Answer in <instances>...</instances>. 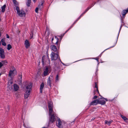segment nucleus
<instances>
[{
    "mask_svg": "<svg viewBox=\"0 0 128 128\" xmlns=\"http://www.w3.org/2000/svg\"><path fill=\"white\" fill-rule=\"evenodd\" d=\"M50 56L52 60H56L57 59H59L60 61L62 62L60 59L58 51L56 52V53L54 52H52L50 54Z\"/></svg>",
    "mask_w": 128,
    "mask_h": 128,
    "instance_id": "f257e3e1",
    "label": "nucleus"
},
{
    "mask_svg": "<svg viewBox=\"0 0 128 128\" xmlns=\"http://www.w3.org/2000/svg\"><path fill=\"white\" fill-rule=\"evenodd\" d=\"M32 84H30L26 85V89L27 90L24 95L25 98H27L30 94V92L31 90V88L32 86Z\"/></svg>",
    "mask_w": 128,
    "mask_h": 128,
    "instance_id": "f03ea898",
    "label": "nucleus"
},
{
    "mask_svg": "<svg viewBox=\"0 0 128 128\" xmlns=\"http://www.w3.org/2000/svg\"><path fill=\"white\" fill-rule=\"evenodd\" d=\"M49 114L50 116V117L49 120V124H52L55 121L56 119L55 116L56 114L54 112H51V114L49 113Z\"/></svg>",
    "mask_w": 128,
    "mask_h": 128,
    "instance_id": "7ed1b4c3",
    "label": "nucleus"
},
{
    "mask_svg": "<svg viewBox=\"0 0 128 128\" xmlns=\"http://www.w3.org/2000/svg\"><path fill=\"white\" fill-rule=\"evenodd\" d=\"M91 8L90 7L88 8L87 9H86V10L84 11V12H83L82 14L79 16V17L74 21V22L73 24L70 27V28H68L70 30L71 28H72L73 27L74 25L76 22L80 19L81 18L82 16L84 15Z\"/></svg>",
    "mask_w": 128,
    "mask_h": 128,
    "instance_id": "20e7f679",
    "label": "nucleus"
},
{
    "mask_svg": "<svg viewBox=\"0 0 128 128\" xmlns=\"http://www.w3.org/2000/svg\"><path fill=\"white\" fill-rule=\"evenodd\" d=\"M48 106L49 109V113L51 114V112H54L53 110V103L51 101L49 102H48Z\"/></svg>",
    "mask_w": 128,
    "mask_h": 128,
    "instance_id": "39448f33",
    "label": "nucleus"
},
{
    "mask_svg": "<svg viewBox=\"0 0 128 128\" xmlns=\"http://www.w3.org/2000/svg\"><path fill=\"white\" fill-rule=\"evenodd\" d=\"M12 70H10L8 74L9 76L11 78L12 77V76H13L14 74H17V72L15 68L13 66L12 67Z\"/></svg>",
    "mask_w": 128,
    "mask_h": 128,
    "instance_id": "423d86ee",
    "label": "nucleus"
},
{
    "mask_svg": "<svg viewBox=\"0 0 128 128\" xmlns=\"http://www.w3.org/2000/svg\"><path fill=\"white\" fill-rule=\"evenodd\" d=\"M18 14L19 16L21 17L25 16H26V13L25 12L22 10H21Z\"/></svg>",
    "mask_w": 128,
    "mask_h": 128,
    "instance_id": "0eeeda50",
    "label": "nucleus"
},
{
    "mask_svg": "<svg viewBox=\"0 0 128 128\" xmlns=\"http://www.w3.org/2000/svg\"><path fill=\"white\" fill-rule=\"evenodd\" d=\"M5 57L4 50L0 48V58L4 59L5 58Z\"/></svg>",
    "mask_w": 128,
    "mask_h": 128,
    "instance_id": "6e6552de",
    "label": "nucleus"
},
{
    "mask_svg": "<svg viewBox=\"0 0 128 128\" xmlns=\"http://www.w3.org/2000/svg\"><path fill=\"white\" fill-rule=\"evenodd\" d=\"M48 68V67H46L45 70H44L43 75L44 76H46L49 74Z\"/></svg>",
    "mask_w": 128,
    "mask_h": 128,
    "instance_id": "1a4fd4ad",
    "label": "nucleus"
},
{
    "mask_svg": "<svg viewBox=\"0 0 128 128\" xmlns=\"http://www.w3.org/2000/svg\"><path fill=\"white\" fill-rule=\"evenodd\" d=\"M98 99H97L95 100H94L92 101L91 103H90V106L93 105H96L98 103Z\"/></svg>",
    "mask_w": 128,
    "mask_h": 128,
    "instance_id": "9d476101",
    "label": "nucleus"
},
{
    "mask_svg": "<svg viewBox=\"0 0 128 128\" xmlns=\"http://www.w3.org/2000/svg\"><path fill=\"white\" fill-rule=\"evenodd\" d=\"M8 62L6 60H4L1 61L0 62V68L2 66H5L7 64Z\"/></svg>",
    "mask_w": 128,
    "mask_h": 128,
    "instance_id": "9b49d317",
    "label": "nucleus"
},
{
    "mask_svg": "<svg viewBox=\"0 0 128 128\" xmlns=\"http://www.w3.org/2000/svg\"><path fill=\"white\" fill-rule=\"evenodd\" d=\"M58 123L56 124L57 126L59 128H62V122L59 118L58 120Z\"/></svg>",
    "mask_w": 128,
    "mask_h": 128,
    "instance_id": "f8f14e48",
    "label": "nucleus"
},
{
    "mask_svg": "<svg viewBox=\"0 0 128 128\" xmlns=\"http://www.w3.org/2000/svg\"><path fill=\"white\" fill-rule=\"evenodd\" d=\"M24 44L25 47L26 48H28L30 46V44L29 41L27 40H25Z\"/></svg>",
    "mask_w": 128,
    "mask_h": 128,
    "instance_id": "ddd939ff",
    "label": "nucleus"
},
{
    "mask_svg": "<svg viewBox=\"0 0 128 128\" xmlns=\"http://www.w3.org/2000/svg\"><path fill=\"white\" fill-rule=\"evenodd\" d=\"M98 104H100L102 105H104L106 103L105 101L104 100H98Z\"/></svg>",
    "mask_w": 128,
    "mask_h": 128,
    "instance_id": "4468645a",
    "label": "nucleus"
},
{
    "mask_svg": "<svg viewBox=\"0 0 128 128\" xmlns=\"http://www.w3.org/2000/svg\"><path fill=\"white\" fill-rule=\"evenodd\" d=\"M128 12V8L126 10H123L122 12V16L123 17H124L126 14Z\"/></svg>",
    "mask_w": 128,
    "mask_h": 128,
    "instance_id": "2eb2a0df",
    "label": "nucleus"
},
{
    "mask_svg": "<svg viewBox=\"0 0 128 128\" xmlns=\"http://www.w3.org/2000/svg\"><path fill=\"white\" fill-rule=\"evenodd\" d=\"M52 81V79H50V77H49L48 78V80L47 82V84L50 87L51 86Z\"/></svg>",
    "mask_w": 128,
    "mask_h": 128,
    "instance_id": "dca6fc26",
    "label": "nucleus"
},
{
    "mask_svg": "<svg viewBox=\"0 0 128 128\" xmlns=\"http://www.w3.org/2000/svg\"><path fill=\"white\" fill-rule=\"evenodd\" d=\"M122 26H121L120 27V30H119V32H118V36H117V39L116 40V42H114V45L113 46H112L110 47V48H112V47H114L115 45H116V43H117V40H118V36H119V34H120V30H121V28H122Z\"/></svg>",
    "mask_w": 128,
    "mask_h": 128,
    "instance_id": "f3484780",
    "label": "nucleus"
},
{
    "mask_svg": "<svg viewBox=\"0 0 128 128\" xmlns=\"http://www.w3.org/2000/svg\"><path fill=\"white\" fill-rule=\"evenodd\" d=\"M51 49L53 50V51L54 52L57 51V48L56 46L54 45L52 46H50Z\"/></svg>",
    "mask_w": 128,
    "mask_h": 128,
    "instance_id": "a211bd4d",
    "label": "nucleus"
},
{
    "mask_svg": "<svg viewBox=\"0 0 128 128\" xmlns=\"http://www.w3.org/2000/svg\"><path fill=\"white\" fill-rule=\"evenodd\" d=\"M95 84V86H94V88H96V91L97 92L98 94H99V96H100V94L98 89V82H94Z\"/></svg>",
    "mask_w": 128,
    "mask_h": 128,
    "instance_id": "6ab92c4d",
    "label": "nucleus"
},
{
    "mask_svg": "<svg viewBox=\"0 0 128 128\" xmlns=\"http://www.w3.org/2000/svg\"><path fill=\"white\" fill-rule=\"evenodd\" d=\"M13 82L12 81L10 80H9L8 82V87H9L10 86V89H12V86L11 84H12Z\"/></svg>",
    "mask_w": 128,
    "mask_h": 128,
    "instance_id": "aec40b11",
    "label": "nucleus"
},
{
    "mask_svg": "<svg viewBox=\"0 0 128 128\" xmlns=\"http://www.w3.org/2000/svg\"><path fill=\"white\" fill-rule=\"evenodd\" d=\"M44 2L43 1H42L40 4L38 5V8L39 9L41 10L43 8V4H44Z\"/></svg>",
    "mask_w": 128,
    "mask_h": 128,
    "instance_id": "412c9836",
    "label": "nucleus"
},
{
    "mask_svg": "<svg viewBox=\"0 0 128 128\" xmlns=\"http://www.w3.org/2000/svg\"><path fill=\"white\" fill-rule=\"evenodd\" d=\"M22 74L21 73H20L18 75V78L19 81L20 82H22Z\"/></svg>",
    "mask_w": 128,
    "mask_h": 128,
    "instance_id": "4be33fe9",
    "label": "nucleus"
},
{
    "mask_svg": "<svg viewBox=\"0 0 128 128\" xmlns=\"http://www.w3.org/2000/svg\"><path fill=\"white\" fill-rule=\"evenodd\" d=\"M44 86V84L43 82H42L40 84V92L42 93V89Z\"/></svg>",
    "mask_w": 128,
    "mask_h": 128,
    "instance_id": "5701e85b",
    "label": "nucleus"
},
{
    "mask_svg": "<svg viewBox=\"0 0 128 128\" xmlns=\"http://www.w3.org/2000/svg\"><path fill=\"white\" fill-rule=\"evenodd\" d=\"M14 87L15 91H16L18 90L19 87L17 84H14Z\"/></svg>",
    "mask_w": 128,
    "mask_h": 128,
    "instance_id": "b1692460",
    "label": "nucleus"
},
{
    "mask_svg": "<svg viewBox=\"0 0 128 128\" xmlns=\"http://www.w3.org/2000/svg\"><path fill=\"white\" fill-rule=\"evenodd\" d=\"M70 29H68V30H67L65 32V33H63V34H61L60 36H57L58 37H59L60 38L61 40L62 39L64 35Z\"/></svg>",
    "mask_w": 128,
    "mask_h": 128,
    "instance_id": "393cba45",
    "label": "nucleus"
},
{
    "mask_svg": "<svg viewBox=\"0 0 128 128\" xmlns=\"http://www.w3.org/2000/svg\"><path fill=\"white\" fill-rule=\"evenodd\" d=\"M6 7V5L4 4L3 6H2L1 7L2 10L1 11L2 12H4L5 10V8Z\"/></svg>",
    "mask_w": 128,
    "mask_h": 128,
    "instance_id": "a878e982",
    "label": "nucleus"
},
{
    "mask_svg": "<svg viewBox=\"0 0 128 128\" xmlns=\"http://www.w3.org/2000/svg\"><path fill=\"white\" fill-rule=\"evenodd\" d=\"M31 3V0H27V2L26 3L27 6L28 7L30 6V5Z\"/></svg>",
    "mask_w": 128,
    "mask_h": 128,
    "instance_id": "bb28decb",
    "label": "nucleus"
},
{
    "mask_svg": "<svg viewBox=\"0 0 128 128\" xmlns=\"http://www.w3.org/2000/svg\"><path fill=\"white\" fill-rule=\"evenodd\" d=\"M1 42H2V45L4 46H6V43L4 39H2L1 40Z\"/></svg>",
    "mask_w": 128,
    "mask_h": 128,
    "instance_id": "cd10ccee",
    "label": "nucleus"
},
{
    "mask_svg": "<svg viewBox=\"0 0 128 128\" xmlns=\"http://www.w3.org/2000/svg\"><path fill=\"white\" fill-rule=\"evenodd\" d=\"M112 122V120H110L109 121H108L106 120L105 121V124L107 125H110Z\"/></svg>",
    "mask_w": 128,
    "mask_h": 128,
    "instance_id": "c85d7f7f",
    "label": "nucleus"
},
{
    "mask_svg": "<svg viewBox=\"0 0 128 128\" xmlns=\"http://www.w3.org/2000/svg\"><path fill=\"white\" fill-rule=\"evenodd\" d=\"M121 117L125 121H126V120H128V119L126 117L124 116L121 114L120 115Z\"/></svg>",
    "mask_w": 128,
    "mask_h": 128,
    "instance_id": "c756f323",
    "label": "nucleus"
},
{
    "mask_svg": "<svg viewBox=\"0 0 128 128\" xmlns=\"http://www.w3.org/2000/svg\"><path fill=\"white\" fill-rule=\"evenodd\" d=\"M12 48V46L10 44H9L8 45V47L7 49L8 50H10Z\"/></svg>",
    "mask_w": 128,
    "mask_h": 128,
    "instance_id": "7c9ffc66",
    "label": "nucleus"
},
{
    "mask_svg": "<svg viewBox=\"0 0 128 128\" xmlns=\"http://www.w3.org/2000/svg\"><path fill=\"white\" fill-rule=\"evenodd\" d=\"M15 6L17 5L18 4V3L16 1V0H12Z\"/></svg>",
    "mask_w": 128,
    "mask_h": 128,
    "instance_id": "2f4dec72",
    "label": "nucleus"
},
{
    "mask_svg": "<svg viewBox=\"0 0 128 128\" xmlns=\"http://www.w3.org/2000/svg\"><path fill=\"white\" fill-rule=\"evenodd\" d=\"M55 37L56 40V41L55 43V44L58 45V39L57 37V36H55Z\"/></svg>",
    "mask_w": 128,
    "mask_h": 128,
    "instance_id": "473e14b6",
    "label": "nucleus"
},
{
    "mask_svg": "<svg viewBox=\"0 0 128 128\" xmlns=\"http://www.w3.org/2000/svg\"><path fill=\"white\" fill-rule=\"evenodd\" d=\"M59 76L58 74H57L56 75V81L57 82L59 80Z\"/></svg>",
    "mask_w": 128,
    "mask_h": 128,
    "instance_id": "72a5a7b5",
    "label": "nucleus"
},
{
    "mask_svg": "<svg viewBox=\"0 0 128 128\" xmlns=\"http://www.w3.org/2000/svg\"><path fill=\"white\" fill-rule=\"evenodd\" d=\"M44 56H43L42 58V62L43 64H44Z\"/></svg>",
    "mask_w": 128,
    "mask_h": 128,
    "instance_id": "f704fd0d",
    "label": "nucleus"
},
{
    "mask_svg": "<svg viewBox=\"0 0 128 128\" xmlns=\"http://www.w3.org/2000/svg\"><path fill=\"white\" fill-rule=\"evenodd\" d=\"M16 10L17 11V13H18V12L20 11L19 7L18 6H16Z\"/></svg>",
    "mask_w": 128,
    "mask_h": 128,
    "instance_id": "c9c22d12",
    "label": "nucleus"
},
{
    "mask_svg": "<svg viewBox=\"0 0 128 128\" xmlns=\"http://www.w3.org/2000/svg\"><path fill=\"white\" fill-rule=\"evenodd\" d=\"M5 72H6L5 70V69H4V70H3L0 73V75L2 74H4V73H5Z\"/></svg>",
    "mask_w": 128,
    "mask_h": 128,
    "instance_id": "e433bc0d",
    "label": "nucleus"
},
{
    "mask_svg": "<svg viewBox=\"0 0 128 128\" xmlns=\"http://www.w3.org/2000/svg\"><path fill=\"white\" fill-rule=\"evenodd\" d=\"M47 57L48 58V62H49V64H50V59L49 58V56L48 54L47 55Z\"/></svg>",
    "mask_w": 128,
    "mask_h": 128,
    "instance_id": "4c0bfd02",
    "label": "nucleus"
},
{
    "mask_svg": "<svg viewBox=\"0 0 128 128\" xmlns=\"http://www.w3.org/2000/svg\"><path fill=\"white\" fill-rule=\"evenodd\" d=\"M96 92L97 93V92L96 91V90H94L93 91V95H94L95 94H96ZM98 94V93H97Z\"/></svg>",
    "mask_w": 128,
    "mask_h": 128,
    "instance_id": "58836bf2",
    "label": "nucleus"
},
{
    "mask_svg": "<svg viewBox=\"0 0 128 128\" xmlns=\"http://www.w3.org/2000/svg\"><path fill=\"white\" fill-rule=\"evenodd\" d=\"M10 110V107L9 106H8L6 108V110L7 111H8Z\"/></svg>",
    "mask_w": 128,
    "mask_h": 128,
    "instance_id": "ea45409f",
    "label": "nucleus"
},
{
    "mask_svg": "<svg viewBox=\"0 0 128 128\" xmlns=\"http://www.w3.org/2000/svg\"><path fill=\"white\" fill-rule=\"evenodd\" d=\"M39 8H36L35 9V12L36 13H38Z\"/></svg>",
    "mask_w": 128,
    "mask_h": 128,
    "instance_id": "a19ab883",
    "label": "nucleus"
},
{
    "mask_svg": "<svg viewBox=\"0 0 128 128\" xmlns=\"http://www.w3.org/2000/svg\"><path fill=\"white\" fill-rule=\"evenodd\" d=\"M98 98V96H94V97L92 99H96L97 98Z\"/></svg>",
    "mask_w": 128,
    "mask_h": 128,
    "instance_id": "79ce46f5",
    "label": "nucleus"
},
{
    "mask_svg": "<svg viewBox=\"0 0 128 128\" xmlns=\"http://www.w3.org/2000/svg\"><path fill=\"white\" fill-rule=\"evenodd\" d=\"M100 98H99L98 99L99 100H102L104 98L103 97H102V96H101L100 95Z\"/></svg>",
    "mask_w": 128,
    "mask_h": 128,
    "instance_id": "37998d69",
    "label": "nucleus"
},
{
    "mask_svg": "<svg viewBox=\"0 0 128 128\" xmlns=\"http://www.w3.org/2000/svg\"><path fill=\"white\" fill-rule=\"evenodd\" d=\"M96 4V2H95V3H94V4H92V6H89L88 7V8H87H87H89V7H91V8L90 9V8L92 7L94 5V4Z\"/></svg>",
    "mask_w": 128,
    "mask_h": 128,
    "instance_id": "c03bdc74",
    "label": "nucleus"
},
{
    "mask_svg": "<svg viewBox=\"0 0 128 128\" xmlns=\"http://www.w3.org/2000/svg\"><path fill=\"white\" fill-rule=\"evenodd\" d=\"M98 62L99 58H94Z\"/></svg>",
    "mask_w": 128,
    "mask_h": 128,
    "instance_id": "a18cd8bd",
    "label": "nucleus"
},
{
    "mask_svg": "<svg viewBox=\"0 0 128 128\" xmlns=\"http://www.w3.org/2000/svg\"><path fill=\"white\" fill-rule=\"evenodd\" d=\"M6 38H10V36L8 34H6Z\"/></svg>",
    "mask_w": 128,
    "mask_h": 128,
    "instance_id": "49530a36",
    "label": "nucleus"
},
{
    "mask_svg": "<svg viewBox=\"0 0 128 128\" xmlns=\"http://www.w3.org/2000/svg\"><path fill=\"white\" fill-rule=\"evenodd\" d=\"M54 38H52V43H54V42H53V40H54Z\"/></svg>",
    "mask_w": 128,
    "mask_h": 128,
    "instance_id": "de8ad7c7",
    "label": "nucleus"
},
{
    "mask_svg": "<svg viewBox=\"0 0 128 128\" xmlns=\"http://www.w3.org/2000/svg\"><path fill=\"white\" fill-rule=\"evenodd\" d=\"M103 99L104 100L106 101H108V99L106 98H104Z\"/></svg>",
    "mask_w": 128,
    "mask_h": 128,
    "instance_id": "09e8293b",
    "label": "nucleus"
},
{
    "mask_svg": "<svg viewBox=\"0 0 128 128\" xmlns=\"http://www.w3.org/2000/svg\"><path fill=\"white\" fill-rule=\"evenodd\" d=\"M2 127H3L4 126V123L3 122H2Z\"/></svg>",
    "mask_w": 128,
    "mask_h": 128,
    "instance_id": "8fccbe9b",
    "label": "nucleus"
},
{
    "mask_svg": "<svg viewBox=\"0 0 128 128\" xmlns=\"http://www.w3.org/2000/svg\"><path fill=\"white\" fill-rule=\"evenodd\" d=\"M95 118H92V120H94L95 119Z\"/></svg>",
    "mask_w": 128,
    "mask_h": 128,
    "instance_id": "3c124183",
    "label": "nucleus"
},
{
    "mask_svg": "<svg viewBox=\"0 0 128 128\" xmlns=\"http://www.w3.org/2000/svg\"><path fill=\"white\" fill-rule=\"evenodd\" d=\"M109 48H108L107 49H106L105 50H104V51L103 52H104L105 51V50H107V49H109Z\"/></svg>",
    "mask_w": 128,
    "mask_h": 128,
    "instance_id": "603ef678",
    "label": "nucleus"
},
{
    "mask_svg": "<svg viewBox=\"0 0 128 128\" xmlns=\"http://www.w3.org/2000/svg\"><path fill=\"white\" fill-rule=\"evenodd\" d=\"M36 0H34V2H36Z\"/></svg>",
    "mask_w": 128,
    "mask_h": 128,
    "instance_id": "864d4df0",
    "label": "nucleus"
},
{
    "mask_svg": "<svg viewBox=\"0 0 128 128\" xmlns=\"http://www.w3.org/2000/svg\"><path fill=\"white\" fill-rule=\"evenodd\" d=\"M121 20H122V19Z\"/></svg>",
    "mask_w": 128,
    "mask_h": 128,
    "instance_id": "5fc2aeb1",
    "label": "nucleus"
},
{
    "mask_svg": "<svg viewBox=\"0 0 128 128\" xmlns=\"http://www.w3.org/2000/svg\"><path fill=\"white\" fill-rule=\"evenodd\" d=\"M0 32H1V31H2V30H1V29H0Z\"/></svg>",
    "mask_w": 128,
    "mask_h": 128,
    "instance_id": "6e6d98bb",
    "label": "nucleus"
},
{
    "mask_svg": "<svg viewBox=\"0 0 128 128\" xmlns=\"http://www.w3.org/2000/svg\"><path fill=\"white\" fill-rule=\"evenodd\" d=\"M59 46H60V45H59V46H58V48H59Z\"/></svg>",
    "mask_w": 128,
    "mask_h": 128,
    "instance_id": "4d7b16f0",
    "label": "nucleus"
},
{
    "mask_svg": "<svg viewBox=\"0 0 128 128\" xmlns=\"http://www.w3.org/2000/svg\"><path fill=\"white\" fill-rule=\"evenodd\" d=\"M1 34L0 33V36H1Z\"/></svg>",
    "mask_w": 128,
    "mask_h": 128,
    "instance_id": "13d9d810",
    "label": "nucleus"
}]
</instances>
